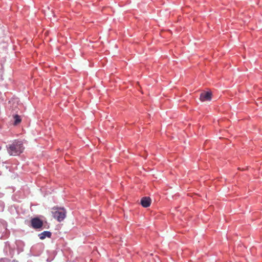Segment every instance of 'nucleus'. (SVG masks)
Listing matches in <instances>:
<instances>
[{
    "label": "nucleus",
    "instance_id": "1",
    "mask_svg": "<svg viewBox=\"0 0 262 262\" xmlns=\"http://www.w3.org/2000/svg\"><path fill=\"white\" fill-rule=\"evenodd\" d=\"M24 149V148L21 141H15L10 145L8 151L11 155L16 156L21 153Z\"/></svg>",
    "mask_w": 262,
    "mask_h": 262
},
{
    "label": "nucleus",
    "instance_id": "2",
    "mask_svg": "<svg viewBox=\"0 0 262 262\" xmlns=\"http://www.w3.org/2000/svg\"><path fill=\"white\" fill-rule=\"evenodd\" d=\"M54 218L61 222L66 217V212L63 208H53L52 211Z\"/></svg>",
    "mask_w": 262,
    "mask_h": 262
},
{
    "label": "nucleus",
    "instance_id": "3",
    "mask_svg": "<svg viewBox=\"0 0 262 262\" xmlns=\"http://www.w3.org/2000/svg\"><path fill=\"white\" fill-rule=\"evenodd\" d=\"M31 227L34 229H39L43 226V222L38 217H34L31 220Z\"/></svg>",
    "mask_w": 262,
    "mask_h": 262
},
{
    "label": "nucleus",
    "instance_id": "4",
    "mask_svg": "<svg viewBox=\"0 0 262 262\" xmlns=\"http://www.w3.org/2000/svg\"><path fill=\"white\" fill-rule=\"evenodd\" d=\"M212 94L210 92L202 93L200 99L202 101H210L211 99Z\"/></svg>",
    "mask_w": 262,
    "mask_h": 262
},
{
    "label": "nucleus",
    "instance_id": "5",
    "mask_svg": "<svg viewBox=\"0 0 262 262\" xmlns=\"http://www.w3.org/2000/svg\"><path fill=\"white\" fill-rule=\"evenodd\" d=\"M151 199L149 197H143L141 200V204L143 207H149L151 204Z\"/></svg>",
    "mask_w": 262,
    "mask_h": 262
},
{
    "label": "nucleus",
    "instance_id": "6",
    "mask_svg": "<svg viewBox=\"0 0 262 262\" xmlns=\"http://www.w3.org/2000/svg\"><path fill=\"white\" fill-rule=\"evenodd\" d=\"M40 239H44L46 237H50L51 236V233L50 231H43L38 235Z\"/></svg>",
    "mask_w": 262,
    "mask_h": 262
},
{
    "label": "nucleus",
    "instance_id": "7",
    "mask_svg": "<svg viewBox=\"0 0 262 262\" xmlns=\"http://www.w3.org/2000/svg\"><path fill=\"white\" fill-rule=\"evenodd\" d=\"M14 119V123L13 124L14 125H17L19 124L21 121V119L20 117L18 115H15L13 116Z\"/></svg>",
    "mask_w": 262,
    "mask_h": 262
}]
</instances>
